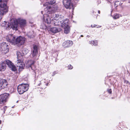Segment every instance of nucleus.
Masks as SVG:
<instances>
[{
	"label": "nucleus",
	"instance_id": "f257e3e1",
	"mask_svg": "<svg viewBox=\"0 0 130 130\" xmlns=\"http://www.w3.org/2000/svg\"><path fill=\"white\" fill-rule=\"evenodd\" d=\"M57 9L58 7L56 5L53 7H51V6H49L44 8V11L45 14L43 15V22L45 24H49L51 23V19L49 15L48 14H51L52 12H55Z\"/></svg>",
	"mask_w": 130,
	"mask_h": 130
},
{
	"label": "nucleus",
	"instance_id": "4c0bfd02",
	"mask_svg": "<svg viewBox=\"0 0 130 130\" xmlns=\"http://www.w3.org/2000/svg\"><path fill=\"white\" fill-rule=\"evenodd\" d=\"M100 27H101V26H98L97 27L98 28H100Z\"/></svg>",
	"mask_w": 130,
	"mask_h": 130
},
{
	"label": "nucleus",
	"instance_id": "473e14b6",
	"mask_svg": "<svg viewBox=\"0 0 130 130\" xmlns=\"http://www.w3.org/2000/svg\"><path fill=\"white\" fill-rule=\"evenodd\" d=\"M2 19V17L1 16V14L0 13V21Z\"/></svg>",
	"mask_w": 130,
	"mask_h": 130
},
{
	"label": "nucleus",
	"instance_id": "bb28decb",
	"mask_svg": "<svg viewBox=\"0 0 130 130\" xmlns=\"http://www.w3.org/2000/svg\"><path fill=\"white\" fill-rule=\"evenodd\" d=\"M119 18V14H115L113 16V18L114 19H116Z\"/></svg>",
	"mask_w": 130,
	"mask_h": 130
},
{
	"label": "nucleus",
	"instance_id": "ddd939ff",
	"mask_svg": "<svg viewBox=\"0 0 130 130\" xmlns=\"http://www.w3.org/2000/svg\"><path fill=\"white\" fill-rule=\"evenodd\" d=\"M68 19H67L65 20H63L61 21H60V25L63 28L69 26L68 23Z\"/></svg>",
	"mask_w": 130,
	"mask_h": 130
},
{
	"label": "nucleus",
	"instance_id": "6ab92c4d",
	"mask_svg": "<svg viewBox=\"0 0 130 130\" xmlns=\"http://www.w3.org/2000/svg\"><path fill=\"white\" fill-rule=\"evenodd\" d=\"M2 26L6 28V29H9L10 28V24L8 22H4L2 23Z\"/></svg>",
	"mask_w": 130,
	"mask_h": 130
},
{
	"label": "nucleus",
	"instance_id": "f03ea898",
	"mask_svg": "<svg viewBox=\"0 0 130 130\" xmlns=\"http://www.w3.org/2000/svg\"><path fill=\"white\" fill-rule=\"evenodd\" d=\"M6 39L8 41L14 45L17 44L22 45L24 43L25 40V38L24 37L20 36L16 38L15 37L11 35L7 36Z\"/></svg>",
	"mask_w": 130,
	"mask_h": 130
},
{
	"label": "nucleus",
	"instance_id": "b1692460",
	"mask_svg": "<svg viewBox=\"0 0 130 130\" xmlns=\"http://www.w3.org/2000/svg\"><path fill=\"white\" fill-rule=\"evenodd\" d=\"M90 44L92 45L95 46L97 45L98 42L96 41H91L90 42Z\"/></svg>",
	"mask_w": 130,
	"mask_h": 130
},
{
	"label": "nucleus",
	"instance_id": "9d476101",
	"mask_svg": "<svg viewBox=\"0 0 130 130\" xmlns=\"http://www.w3.org/2000/svg\"><path fill=\"white\" fill-rule=\"evenodd\" d=\"M7 83L6 80L3 79L0 80V89H4L7 87Z\"/></svg>",
	"mask_w": 130,
	"mask_h": 130
},
{
	"label": "nucleus",
	"instance_id": "c85d7f7f",
	"mask_svg": "<svg viewBox=\"0 0 130 130\" xmlns=\"http://www.w3.org/2000/svg\"><path fill=\"white\" fill-rule=\"evenodd\" d=\"M119 1H116L114 3V4H116V7H118V6H119Z\"/></svg>",
	"mask_w": 130,
	"mask_h": 130
},
{
	"label": "nucleus",
	"instance_id": "58836bf2",
	"mask_svg": "<svg viewBox=\"0 0 130 130\" xmlns=\"http://www.w3.org/2000/svg\"><path fill=\"white\" fill-rule=\"evenodd\" d=\"M54 24H55V25H58V24H55V23H54Z\"/></svg>",
	"mask_w": 130,
	"mask_h": 130
},
{
	"label": "nucleus",
	"instance_id": "c03bdc74",
	"mask_svg": "<svg viewBox=\"0 0 130 130\" xmlns=\"http://www.w3.org/2000/svg\"><path fill=\"white\" fill-rule=\"evenodd\" d=\"M43 12L42 11H41V13L42 14H43Z\"/></svg>",
	"mask_w": 130,
	"mask_h": 130
},
{
	"label": "nucleus",
	"instance_id": "ea45409f",
	"mask_svg": "<svg viewBox=\"0 0 130 130\" xmlns=\"http://www.w3.org/2000/svg\"><path fill=\"white\" fill-rule=\"evenodd\" d=\"M114 4L115 7H116V4Z\"/></svg>",
	"mask_w": 130,
	"mask_h": 130
},
{
	"label": "nucleus",
	"instance_id": "72a5a7b5",
	"mask_svg": "<svg viewBox=\"0 0 130 130\" xmlns=\"http://www.w3.org/2000/svg\"><path fill=\"white\" fill-rule=\"evenodd\" d=\"M122 3H121L119 2V6H121L122 4Z\"/></svg>",
	"mask_w": 130,
	"mask_h": 130
},
{
	"label": "nucleus",
	"instance_id": "a18cd8bd",
	"mask_svg": "<svg viewBox=\"0 0 130 130\" xmlns=\"http://www.w3.org/2000/svg\"><path fill=\"white\" fill-rule=\"evenodd\" d=\"M81 36L82 37H83V35H81Z\"/></svg>",
	"mask_w": 130,
	"mask_h": 130
},
{
	"label": "nucleus",
	"instance_id": "a211bd4d",
	"mask_svg": "<svg viewBox=\"0 0 130 130\" xmlns=\"http://www.w3.org/2000/svg\"><path fill=\"white\" fill-rule=\"evenodd\" d=\"M33 50L32 51V55L33 57H34L37 55L38 53L37 47L36 45H35L34 46Z\"/></svg>",
	"mask_w": 130,
	"mask_h": 130
},
{
	"label": "nucleus",
	"instance_id": "393cba45",
	"mask_svg": "<svg viewBox=\"0 0 130 130\" xmlns=\"http://www.w3.org/2000/svg\"><path fill=\"white\" fill-rule=\"evenodd\" d=\"M59 17V15L58 14H55V17H54V18H56V19H55L56 20V23H58V22H59V21L60 20L59 18H58Z\"/></svg>",
	"mask_w": 130,
	"mask_h": 130
},
{
	"label": "nucleus",
	"instance_id": "4468645a",
	"mask_svg": "<svg viewBox=\"0 0 130 130\" xmlns=\"http://www.w3.org/2000/svg\"><path fill=\"white\" fill-rule=\"evenodd\" d=\"M17 20L18 24L20 25L21 27H23L25 26L26 21L25 20L20 18H19Z\"/></svg>",
	"mask_w": 130,
	"mask_h": 130
},
{
	"label": "nucleus",
	"instance_id": "5701e85b",
	"mask_svg": "<svg viewBox=\"0 0 130 130\" xmlns=\"http://www.w3.org/2000/svg\"><path fill=\"white\" fill-rule=\"evenodd\" d=\"M63 28L64 29V32L65 33L68 34L70 30L69 26Z\"/></svg>",
	"mask_w": 130,
	"mask_h": 130
},
{
	"label": "nucleus",
	"instance_id": "dca6fc26",
	"mask_svg": "<svg viewBox=\"0 0 130 130\" xmlns=\"http://www.w3.org/2000/svg\"><path fill=\"white\" fill-rule=\"evenodd\" d=\"M56 2V0H48V3H46L44 4V5L45 6H47L46 7H47L48 6H51V7H54L55 5H56L57 6V7H58L57 5H55L54 6H52V5H47L48 4H50L51 5H53ZM57 7L58 8V7Z\"/></svg>",
	"mask_w": 130,
	"mask_h": 130
},
{
	"label": "nucleus",
	"instance_id": "f3484780",
	"mask_svg": "<svg viewBox=\"0 0 130 130\" xmlns=\"http://www.w3.org/2000/svg\"><path fill=\"white\" fill-rule=\"evenodd\" d=\"M61 30V29L60 28H57L56 27H53L51 28L50 31L52 32L55 33Z\"/></svg>",
	"mask_w": 130,
	"mask_h": 130
},
{
	"label": "nucleus",
	"instance_id": "e433bc0d",
	"mask_svg": "<svg viewBox=\"0 0 130 130\" xmlns=\"http://www.w3.org/2000/svg\"><path fill=\"white\" fill-rule=\"evenodd\" d=\"M98 13H99L100 14V11L99 10L98 11Z\"/></svg>",
	"mask_w": 130,
	"mask_h": 130
},
{
	"label": "nucleus",
	"instance_id": "6e6552de",
	"mask_svg": "<svg viewBox=\"0 0 130 130\" xmlns=\"http://www.w3.org/2000/svg\"><path fill=\"white\" fill-rule=\"evenodd\" d=\"M63 3L64 5L67 9L73 8V6L71 2V0H63Z\"/></svg>",
	"mask_w": 130,
	"mask_h": 130
},
{
	"label": "nucleus",
	"instance_id": "c756f323",
	"mask_svg": "<svg viewBox=\"0 0 130 130\" xmlns=\"http://www.w3.org/2000/svg\"><path fill=\"white\" fill-rule=\"evenodd\" d=\"M68 68L69 69H71L73 68V66H71V65L70 64L68 66Z\"/></svg>",
	"mask_w": 130,
	"mask_h": 130
},
{
	"label": "nucleus",
	"instance_id": "cd10ccee",
	"mask_svg": "<svg viewBox=\"0 0 130 130\" xmlns=\"http://www.w3.org/2000/svg\"><path fill=\"white\" fill-rule=\"evenodd\" d=\"M7 1L8 0H0V3H5V4L6 5V3Z\"/></svg>",
	"mask_w": 130,
	"mask_h": 130
},
{
	"label": "nucleus",
	"instance_id": "9b49d317",
	"mask_svg": "<svg viewBox=\"0 0 130 130\" xmlns=\"http://www.w3.org/2000/svg\"><path fill=\"white\" fill-rule=\"evenodd\" d=\"M18 24L17 20H14L10 24L11 27L13 30H17L18 28Z\"/></svg>",
	"mask_w": 130,
	"mask_h": 130
},
{
	"label": "nucleus",
	"instance_id": "aec40b11",
	"mask_svg": "<svg viewBox=\"0 0 130 130\" xmlns=\"http://www.w3.org/2000/svg\"><path fill=\"white\" fill-rule=\"evenodd\" d=\"M6 64L4 62H3L0 64V71H4L5 69H6Z\"/></svg>",
	"mask_w": 130,
	"mask_h": 130
},
{
	"label": "nucleus",
	"instance_id": "c9c22d12",
	"mask_svg": "<svg viewBox=\"0 0 130 130\" xmlns=\"http://www.w3.org/2000/svg\"><path fill=\"white\" fill-rule=\"evenodd\" d=\"M41 85V83H40L39 84H38L39 86H40Z\"/></svg>",
	"mask_w": 130,
	"mask_h": 130
},
{
	"label": "nucleus",
	"instance_id": "f704fd0d",
	"mask_svg": "<svg viewBox=\"0 0 130 130\" xmlns=\"http://www.w3.org/2000/svg\"><path fill=\"white\" fill-rule=\"evenodd\" d=\"M7 107L6 106H5L4 107V110H5L6 109Z\"/></svg>",
	"mask_w": 130,
	"mask_h": 130
},
{
	"label": "nucleus",
	"instance_id": "a878e982",
	"mask_svg": "<svg viewBox=\"0 0 130 130\" xmlns=\"http://www.w3.org/2000/svg\"><path fill=\"white\" fill-rule=\"evenodd\" d=\"M22 53L23 55H25L28 52V50L26 48L25 49L23 50L22 51Z\"/></svg>",
	"mask_w": 130,
	"mask_h": 130
},
{
	"label": "nucleus",
	"instance_id": "7ed1b4c3",
	"mask_svg": "<svg viewBox=\"0 0 130 130\" xmlns=\"http://www.w3.org/2000/svg\"><path fill=\"white\" fill-rule=\"evenodd\" d=\"M28 89V85L27 84H22L18 87V91L20 94H22L27 91Z\"/></svg>",
	"mask_w": 130,
	"mask_h": 130
},
{
	"label": "nucleus",
	"instance_id": "20e7f679",
	"mask_svg": "<svg viewBox=\"0 0 130 130\" xmlns=\"http://www.w3.org/2000/svg\"><path fill=\"white\" fill-rule=\"evenodd\" d=\"M8 11V9L5 3H0V12L3 15Z\"/></svg>",
	"mask_w": 130,
	"mask_h": 130
},
{
	"label": "nucleus",
	"instance_id": "79ce46f5",
	"mask_svg": "<svg viewBox=\"0 0 130 130\" xmlns=\"http://www.w3.org/2000/svg\"><path fill=\"white\" fill-rule=\"evenodd\" d=\"M1 120H0V124H1Z\"/></svg>",
	"mask_w": 130,
	"mask_h": 130
},
{
	"label": "nucleus",
	"instance_id": "423d86ee",
	"mask_svg": "<svg viewBox=\"0 0 130 130\" xmlns=\"http://www.w3.org/2000/svg\"><path fill=\"white\" fill-rule=\"evenodd\" d=\"M16 70L18 69L19 71H21L24 68L25 65L22 60H19L17 61V63L16 64Z\"/></svg>",
	"mask_w": 130,
	"mask_h": 130
},
{
	"label": "nucleus",
	"instance_id": "a19ab883",
	"mask_svg": "<svg viewBox=\"0 0 130 130\" xmlns=\"http://www.w3.org/2000/svg\"><path fill=\"white\" fill-rule=\"evenodd\" d=\"M87 37H90V36L89 35H87Z\"/></svg>",
	"mask_w": 130,
	"mask_h": 130
},
{
	"label": "nucleus",
	"instance_id": "412c9836",
	"mask_svg": "<svg viewBox=\"0 0 130 130\" xmlns=\"http://www.w3.org/2000/svg\"><path fill=\"white\" fill-rule=\"evenodd\" d=\"M27 35L28 37L30 38H33L34 37V34L33 31L28 32Z\"/></svg>",
	"mask_w": 130,
	"mask_h": 130
},
{
	"label": "nucleus",
	"instance_id": "4be33fe9",
	"mask_svg": "<svg viewBox=\"0 0 130 130\" xmlns=\"http://www.w3.org/2000/svg\"><path fill=\"white\" fill-rule=\"evenodd\" d=\"M18 60H22L23 58V55H21V53L20 52H17V53Z\"/></svg>",
	"mask_w": 130,
	"mask_h": 130
},
{
	"label": "nucleus",
	"instance_id": "37998d69",
	"mask_svg": "<svg viewBox=\"0 0 130 130\" xmlns=\"http://www.w3.org/2000/svg\"><path fill=\"white\" fill-rule=\"evenodd\" d=\"M48 83H47L46 84V85L47 86L48 85Z\"/></svg>",
	"mask_w": 130,
	"mask_h": 130
},
{
	"label": "nucleus",
	"instance_id": "0eeeda50",
	"mask_svg": "<svg viewBox=\"0 0 130 130\" xmlns=\"http://www.w3.org/2000/svg\"><path fill=\"white\" fill-rule=\"evenodd\" d=\"M9 94L5 93L0 95V104H3L5 103L9 98Z\"/></svg>",
	"mask_w": 130,
	"mask_h": 130
},
{
	"label": "nucleus",
	"instance_id": "2f4dec72",
	"mask_svg": "<svg viewBox=\"0 0 130 130\" xmlns=\"http://www.w3.org/2000/svg\"><path fill=\"white\" fill-rule=\"evenodd\" d=\"M97 25H91V27H95Z\"/></svg>",
	"mask_w": 130,
	"mask_h": 130
},
{
	"label": "nucleus",
	"instance_id": "39448f33",
	"mask_svg": "<svg viewBox=\"0 0 130 130\" xmlns=\"http://www.w3.org/2000/svg\"><path fill=\"white\" fill-rule=\"evenodd\" d=\"M1 50L3 53L5 54L7 53L9 50L8 45L7 44L6 42H3L1 45Z\"/></svg>",
	"mask_w": 130,
	"mask_h": 130
},
{
	"label": "nucleus",
	"instance_id": "2eb2a0df",
	"mask_svg": "<svg viewBox=\"0 0 130 130\" xmlns=\"http://www.w3.org/2000/svg\"><path fill=\"white\" fill-rule=\"evenodd\" d=\"M73 43L72 41L68 40L64 42L62 44L64 48L67 47L72 45Z\"/></svg>",
	"mask_w": 130,
	"mask_h": 130
},
{
	"label": "nucleus",
	"instance_id": "f8f14e48",
	"mask_svg": "<svg viewBox=\"0 0 130 130\" xmlns=\"http://www.w3.org/2000/svg\"><path fill=\"white\" fill-rule=\"evenodd\" d=\"M5 63L12 70L14 71H16V68L13 65L12 63L10 60H6Z\"/></svg>",
	"mask_w": 130,
	"mask_h": 130
},
{
	"label": "nucleus",
	"instance_id": "1a4fd4ad",
	"mask_svg": "<svg viewBox=\"0 0 130 130\" xmlns=\"http://www.w3.org/2000/svg\"><path fill=\"white\" fill-rule=\"evenodd\" d=\"M34 61L32 60H30L28 61L27 66V67L30 70H32L34 71L36 69L35 66L34 65Z\"/></svg>",
	"mask_w": 130,
	"mask_h": 130
},
{
	"label": "nucleus",
	"instance_id": "7c9ffc66",
	"mask_svg": "<svg viewBox=\"0 0 130 130\" xmlns=\"http://www.w3.org/2000/svg\"><path fill=\"white\" fill-rule=\"evenodd\" d=\"M108 92L110 94H111V89H109L108 90Z\"/></svg>",
	"mask_w": 130,
	"mask_h": 130
}]
</instances>
